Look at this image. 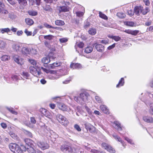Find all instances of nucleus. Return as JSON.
<instances>
[{
  "instance_id": "1",
  "label": "nucleus",
  "mask_w": 153,
  "mask_h": 153,
  "mask_svg": "<svg viewBox=\"0 0 153 153\" xmlns=\"http://www.w3.org/2000/svg\"><path fill=\"white\" fill-rule=\"evenodd\" d=\"M89 97V94L86 92L84 91L80 94L79 97H75L74 99L78 103L83 104L88 101Z\"/></svg>"
},
{
  "instance_id": "2",
  "label": "nucleus",
  "mask_w": 153,
  "mask_h": 153,
  "mask_svg": "<svg viewBox=\"0 0 153 153\" xmlns=\"http://www.w3.org/2000/svg\"><path fill=\"white\" fill-rule=\"evenodd\" d=\"M9 149L14 153H23V150L20 146L15 143H10L9 145Z\"/></svg>"
},
{
  "instance_id": "3",
  "label": "nucleus",
  "mask_w": 153,
  "mask_h": 153,
  "mask_svg": "<svg viewBox=\"0 0 153 153\" xmlns=\"http://www.w3.org/2000/svg\"><path fill=\"white\" fill-rule=\"evenodd\" d=\"M60 3L62 4V6L58 7V10L59 12L68 11L69 7L68 6L69 5L70 3L69 2L65 1L63 0L61 1Z\"/></svg>"
},
{
  "instance_id": "4",
  "label": "nucleus",
  "mask_w": 153,
  "mask_h": 153,
  "mask_svg": "<svg viewBox=\"0 0 153 153\" xmlns=\"http://www.w3.org/2000/svg\"><path fill=\"white\" fill-rule=\"evenodd\" d=\"M56 118L60 123L64 126H66L69 123L67 119L61 114H57L56 115Z\"/></svg>"
},
{
  "instance_id": "5",
  "label": "nucleus",
  "mask_w": 153,
  "mask_h": 153,
  "mask_svg": "<svg viewBox=\"0 0 153 153\" xmlns=\"http://www.w3.org/2000/svg\"><path fill=\"white\" fill-rule=\"evenodd\" d=\"M40 68L38 66H30V72L34 76L38 77L41 74L39 71Z\"/></svg>"
},
{
  "instance_id": "6",
  "label": "nucleus",
  "mask_w": 153,
  "mask_h": 153,
  "mask_svg": "<svg viewBox=\"0 0 153 153\" xmlns=\"http://www.w3.org/2000/svg\"><path fill=\"white\" fill-rule=\"evenodd\" d=\"M79 9H82L84 10L85 11V8L82 6L78 5L76 7L74 10V12L76 14V16L79 17L82 16L84 14V12H80V11H77L79 10Z\"/></svg>"
},
{
  "instance_id": "7",
  "label": "nucleus",
  "mask_w": 153,
  "mask_h": 153,
  "mask_svg": "<svg viewBox=\"0 0 153 153\" xmlns=\"http://www.w3.org/2000/svg\"><path fill=\"white\" fill-rule=\"evenodd\" d=\"M30 48H27L25 44H23L21 50V52L23 55L26 56L30 54Z\"/></svg>"
},
{
  "instance_id": "8",
  "label": "nucleus",
  "mask_w": 153,
  "mask_h": 153,
  "mask_svg": "<svg viewBox=\"0 0 153 153\" xmlns=\"http://www.w3.org/2000/svg\"><path fill=\"white\" fill-rule=\"evenodd\" d=\"M23 43H15L12 45V48L14 51L20 52Z\"/></svg>"
},
{
  "instance_id": "9",
  "label": "nucleus",
  "mask_w": 153,
  "mask_h": 153,
  "mask_svg": "<svg viewBox=\"0 0 153 153\" xmlns=\"http://www.w3.org/2000/svg\"><path fill=\"white\" fill-rule=\"evenodd\" d=\"M102 147L111 153H114L115 151L112 147L105 143H103L102 144Z\"/></svg>"
},
{
  "instance_id": "10",
  "label": "nucleus",
  "mask_w": 153,
  "mask_h": 153,
  "mask_svg": "<svg viewBox=\"0 0 153 153\" xmlns=\"http://www.w3.org/2000/svg\"><path fill=\"white\" fill-rule=\"evenodd\" d=\"M72 146H70L67 145H63L60 147L61 151L64 152H71V151Z\"/></svg>"
},
{
  "instance_id": "11",
  "label": "nucleus",
  "mask_w": 153,
  "mask_h": 153,
  "mask_svg": "<svg viewBox=\"0 0 153 153\" xmlns=\"http://www.w3.org/2000/svg\"><path fill=\"white\" fill-rule=\"evenodd\" d=\"M37 144L38 146L43 150L48 149L49 147V145L46 143L39 142Z\"/></svg>"
},
{
  "instance_id": "12",
  "label": "nucleus",
  "mask_w": 153,
  "mask_h": 153,
  "mask_svg": "<svg viewBox=\"0 0 153 153\" xmlns=\"http://www.w3.org/2000/svg\"><path fill=\"white\" fill-rule=\"evenodd\" d=\"M25 142L26 143V145L25 146H27V148H28L29 147H34L35 145V143L30 139H25Z\"/></svg>"
},
{
  "instance_id": "13",
  "label": "nucleus",
  "mask_w": 153,
  "mask_h": 153,
  "mask_svg": "<svg viewBox=\"0 0 153 153\" xmlns=\"http://www.w3.org/2000/svg\"><path fill=\"white\" fill-rule=\"evenodd\" d=\"M95 46V48L97 51L100 52H102L104 50V47L101 44H97L96 43L93 44L92 46L93 47Z\"/></svg>"
},
{
  "instance_id": "14",
  "label": "nucleus",
  "mask_w": 153,
  "mask_h": 153,
  "mask_svg": "<svg viewBox=\"0 0 153 153\" xmlns=\"http://www.w3.org/2000/svg\"><path fill=\"white\" fill-rule=\"evenodd\" d=\"M56 58L53 56H52L50 57H46L43 58L42 59V62L45 64H47L50 62L51 61L53 60L54 59H56Z\"/></svg>"
},
{
  "instance_id": "15",
  "label": "nucleus",
  "mask_w": 153,
  "mask_h": 153,
  "mask_svg": "<svg viewBox=\"0 0 153 153\" xmlns=\"http://www.w3.org/2000/svg\"><path fill=\"white\" fill-rule=\"evenodd\" d=\"M71 153H84L83 150L82 149L76 147V146H72Z\"/></svg>"
},
{
  "instance_id": "16",
  "label": "nucleus",
  "mask_w": 153,
  "mask_h": 153,
  "mask_svg": "<svg viewBox=\"0 0 153 153\" xmlns=\"http://www.w3.org/2000/svg\"><path fill=\"white\" fill-rule=\"evenodd\" d=\"M13 58L14 61L18 64L22 65L23 63L22 59L20 58L17 55H14L13 56Z\"/></svg>"
},
{
  "instance_id": "17",
  "label": "nucleus",
  "mask_w": 153,
  "mask_h": 153,
  "mask_svg": "<svg viewBox=\"0 0 153 153\" xmlns=\"http://www.w3.org/2000/svg\"><path fill=\"white\" fill-rule=\"evenodd\" d=\"M24 151H25L27 150L29 153H36V151L34 149L33 147H30L27 148V146H24Z\"/></svg>"
},
{
  "instance_id": "18",
  "label": "nucleus",
  "mask_w": 153,
  "mask_h": 153,
  "mask_svg": "<svg viewBox=\"0 0 153 153\" xmlns=\"http://www.w3.org/2000/svg\"><path fill=\"white\" fill-rule=\"evenodd\" d=\"M85 127L87 131H89L90 132H92L94 128V126L91 124L88 123H86L85 124Z\"/></svg>"
},
{
  "instance_id": "19",
  "label": "nucleus",
  "mask_w": 153,
  "mask_h": 153,
  "mask_svg": "<svg viewBox=\"0 0 153 153\" xmlns=\"http://www.w3.org/2000/svg\"><path fill=\"white\" fill-rule=\"evenodd\" d=\"M7 44L6 41L0 39V49L4 50L6 48Z\"/></svg>"
},
{
  "instance_id": "20",
  "label": "nucleus",
  "mask_w": 153,
  "mask_h": 153,
  "mask_svg": "<svg viewBox=\"0 0 153 153\" xmlns=\"http://www.w3.org/2000/svg\"><path fill=\"white\" fill-rule=\"evenodd\" d=\"M143 119L145 121L148 123H152L153 122V118L151 117L145 116L143 117Z\"/></svg>"
},
{
  "instance_id": "21",
  "label": "nucleus",
  "mask_w": 153,
  "mask_h": 153,
  "mask_svg": "<svg viewBox=\"0 0 153 153\" xmlns=\"http://www.w3.org/2000/svg\"><path fill=\"white\" fill-rule=\"evenodd\" d=\"M50 42H49L47 40H45L44 42V44L45 47L48 48L52 51H55V48H52L50 45Z\"/></svg>"
},
{
  "instance_id": "22",
  "label": "nucleus",
  "mask_w": 153,
  "mask_h": 153,
  "mask_svg": "<svg viewBox=\"0 0 153 153\" xmlns=\"http://www.w3.org/2000/svg\"><path fill=\"white\" fill-rule=\"evenodd\" d=\"M114 127L118 129V130L121 131L122 130V128L121 127L120 124L119 122L117 121H115L114 122Z\"/></svg>"
},
{
  "instance_id": "23",
  "label": "nucleus",
  "mask_w": 153,
  "mask_h": 153,
  "mask_svg": "<svg viewBox=\"0 0 153 153\" xmlns=\"http://www.w3.org/2000/svg\"><path fill=\"white\" fill-rule=\"evenodd\" d=\"M100 108L104 113L106 114H109V111L106 106H100Z\"/></svg>"
},
{
  "instance_id": "24",
  "label": "nucleus",
  "mask_w": 153,
  "mask_h": 153,
  "mask_svg": "<svg viewBox=\"0 0 153 153\" xmlns=\"http://www.w3.org/2000/svg\"><path fill=\"white\" fill-rule=\"evenodd\" d=\"M43 37L45 39L50 41L54 40V39L56 38V36L51 34L47 35H44L43 36Z\"/></svg>"
},
{
  "instance_id": "25",
  "label": "nucleus",
  "mask_w": 153,
  "mask_h": 153,
  "mask_svg": "<svg viewBox=\"0 0 153 153\" xmlns=\"http://www.w3.org/2000/svg\"><path fill=\"white\" fill-rule=\"evenodd\" d=\"M143 7H141L136 6L134 8V13L136 15H138L140 12H141Z\"/></svg>"
},
{
  "instance_id": "26",
  "label": "nucleus",
  "mask_w": 153,
  "mask_h": 153,
  "mask_svg": "<svg viewBox=\"0 0 153 153\" xmlns=\"http://www.w3.org/2000/svg\"><path fill=\"white\" fill-rule=\"evenodd\" d=\"M61 63L60 62H56L50 64L49 67L52 69H53L55 67H58L61 65Z\"/></svg>"
},
{
  "instance_id": "27",
  "label": "nucleus",
  "mask_w": 153,
  "mask_h": 153,
  "mask_svg": "<svg viewBox=\"0 0 153 153\" xmlns=\"http://www.w3.org/2000/svg\"><path fill=\"white\" fill-rule=\"evenodd\" d=\"M124 83V80L123 78H121L120 80L118 83L116 87L119 88L123 85Z\"/></svg>"
},
{
  "instance_id": "28",
  "label": "nucleus",
  "mask_w": 153,
  "mask_h": 153,
  "mask_svg": "<svg viewBox=\"0 0 153 153\" xmlns=\"http://www.w3.org/2000/svg\"><path fill=\"white\" fill-rule=\"evenodd\" d=\"M93 47L92 46H88L86 47L85 50V52L87 53H91L93 51Z\"/></svg>"
},
{
  "instance_id": "29",
  "label": "nucleus",
  "mask_w": 153,
  "mask_h": 153,
  "mask_svg": "<svg viewBox=\"0 0 153 153\" xmlns=\"http://www.w3.org/2000/svg\"><path fill=\"white\" fill-rule=\"evenodd\" d=\"M1 60L4 61H7L10 59V56L7 55H4L2 56L1 58Z\"/></svg>"
},
{
  "instance_id": "30",
  "label": "nucleus",
  "mask_w": 153,
  "mask_h": 153,
  "mask_svg": "<svg viewBox=\"0 0 153 153\" xmlns=\"http://www.w3.org/2000/svg\"><path fill=\"white\" fill-rule=\"evenodd\" d=\"M55 24L56 25L61 26L64 25L65 23L62 20H58L55 21Z\"/></svg>"
},
{
  "instance_id": "31",
  "label": "nucleus",
  "mask_w": 153,
  "mask_h": 153,
  "mask_svg": "<svg viewBox=\"0 0 153 153\" xmlns=\"http://www.w3.org/2000/svg\"><path fill=\"white\" fill-rule=\"evenodd\" d=\"M19 4L21 5L26 6L27 5V2L26 0H16Z\"/></svg>"
},
{
  "instance_id": "32",
  "label": "nucleus",
  "mask_w": 153,
  "mask_h": 153,
  "mask_svg": "<svg viewBox=\"0 0 153 153\" xmlns=\"http://www.w3.org/2000/svg\"><path fill=\"white\" fill-rule=\"evenodd\" d=\"M6 108L8 111H9L11 113L15 115L17 114V112L15 111H14V109L13 108L11 107H6Z\"/></svg>"
},
{
  "instance_id": "33",
  "label": "nucleus",
  "mask_w": 153,
  "mask_h": 153,
  "mask_svg": "<svg viewBox=\"0 0 153 153\" xmlns=\"http://www.w3.org/2000/svg\"><path fill=\"white\" fill-rule=\"evenodd\" d=\"M10 31V29L8 28H4L0 29V33H8Z\"/></svg>"
},
{
  "instance_id": "34",
  "label": "nucleus",
  "mask_w": 153,
  "mask_h": 153,
  "mask_svg": "<svg viewBox=\"0 0 153 153\" xmlns=\"http://www.w3.org/2000/svg\"><path fill=\"white\" fill-rule=\"evenodd\" d=\"M26 23L29 25H31L33 24L34 23L33 20L29 18H27L25 19Z\"/></svg>"
},
{
  "instance_id": "35",
  "label": "nucleus",
  "mask_w": 153,
  "mask_h": 153,
  "mask_svg": "<svg viewBox=\"0 0 153 153\" xmlns=\"http://www.w3.org/2000/svg\"><path fill=\"white\" fill-rule=\"evenodd\" d=\"M109 38L112 39H113L116 42L119 41L121 39V38L119 36H108Z\"/></svg>"
},
{
  "instance_id": "36",
  "label": "nucleus",
  "mask_w": 153,
  "mask_h": 153,
  "mask_svg": "<svg viewBox=\"0 0 153 153\" xmlns=\"http://www.w3.org/2000/svg\"><path fill=\"white\" fill-rule=\"evenodd\" d=\"M23 132L27 136L30 137H32L33 136L31 132L29 131H28L25 129H23Z\"/></svg>"
},
{
  "instance_id": "37",
  "label": "nucleus",
  "mask_w": 153,
  "mask_h": 153,
  "mask_svg": "<svg viewBox=\"0 0 153 153\" xmlns=\"http://www.w3.org/2000/svg\"><path fill=\"white\" fill-rule=\"evenodd\" d=\"M89 33L91 35H94L96 33V30L95 29L91 28L88 31Z\"/></svg>"
},
{
  "instance_id": "38",
  "label": "nucleus",
  "mask_w": 153,
  "mask_h": 153,
  "mask_svg": "<svg viewBox=\"0 0 153 153\" xmlns=\"http://www.w3.org/2000/svg\"><path fill=\"white\" fill-rule=\"evenodd\" d=\"M125 24L127 26H135V23L132 22H125Z\"/></svg>"
},
{
  "instance_id": "39",
  "label": "nucleus",
  "mask_w": 153,
  "mask_h": 153,
  "mask_svg": "<svg viewBox=\"0 0 153 153\" xmlns=\"http://www.w3.org/2000/svg\"><path fill=\"white\" fill-rule=\"evenodd\" d=\"M117 15L119 18H123L125 16V14L122 12L118 13H117Z\"/></svg>"
},
{
  "instance_id": "40",
  "label": "nucleus",
  "mask_w": 153,
  "mask_h": 153,
  "mask_svg": "<svg viewBox=\"0 0 153 153\" xmlns=\"http://www.w3.org/2000/svg\"><path fill=\"white\" fill-rule=\"evenodd\" d=\"M99 13V16L101 18L105 20L108 19L107 17L105 15L103 14L102 12H100Z\"/></svg>"
},
{
  "instance_id": "41",
  "label": "nucleus",
  "mask_w": 153,
  "mask_h": 153,
  "mask_svg": "<svg viewBox=\"0 0 153 153\" xmlns=\"http://www.w3.org/2000/svg\"><path fill=\"white\" fill-rule=\"evenodd\" d=\"M68 39L67 38H62L59 39V41L61 43L66 42L68 41Z\"/></svg>"
},
{
  "instance_id": "42",
  "label": "nucleus",
  "mask_w": 153,
  "mask_h": 153,
  "mask_svg": "<svg viewBox=\"0 0 153 153\" xmlns=\"http://www.w3.org/2000/svg\"><path fill=\"white\" fill-rule=\"evenodd\" d=\"M52 132L53 134H51V135L50 136L51 138H52L56 139V138H57L58 137V135L57 134H56V133L53 132V131H52Z\"/></svg>"
},
{
  "instance_id": "43",
  "label": "nucleus",
  "mask_w": 153,
  "mask_h": 153,
  "mask_svg": "<svg viewBox=\"0 0 153 153\" xmlns=\"http://www.w3.org/2000/svg\"><path fill=\"white\" fill-rule=\"evenodd\" d=\"M67 106H59V109L63 111H67Z\"/></svg>"
},
{
  "instance_id": "44",
  "label": "nucleus",
  "mask_w": 153,
  "mask_h": 153,
  "mask_svg": "<svg viewBox=\"0 0 153 153\" xmlns=\"http://www.w3.org/2000/svg\"><path fill=\"white\" fill-rule=\"evenodd\" d=\"M29 14L32 16H35L37 14V12L33 10H31L28 11Z\"/></svg>"
},
{
  "instance_id": "45",
  "label": "nucleus",
  "mask_w": 153,
  "mask_h": 153,
  "mask_svg": "<svg viewBox=\"0 0 153 153\" xmlns=\"http://www.w3.org/2000/svg\"><path fill=\"white\" fill-rule=\"evenodd\" d=\"M30 54L31 53L33 55H35L37 53V51L36 49H33V48H30Z\"/></svg>"
},
{
  "instance_id": "46",
  "label": "nucleus",
  "mask_w": 153,
  "mask_h": 153,
  "mask_svg": "<svg viewBox=\"0 0 153 153\" xmlns=\"http://www.w3.org/2000/svg\"><path fill=\"white\" fill-rule=\"evenodd\" d=\"M149 11V9L148 7H146L145 9L141 10V12L143 15L146 14Z\"/></svg>"
},
{
  "instance_id": "47",
  "label": "nucleus",
  "mask_w": 153,
  "mask_h": 153,
  "mask_svg": "<svg viewBox=\"0 0 153 153\" xmlns=\"http://www.w3.org/2000/svg\"><path fill=\"white\" fill-rule=\"evenodd\" d=\"M43 9L46 11H51V10L50 6L48 5H46L45 7H43Z\"/></svg>"
},
{
  "instance_id": "48",
  "label": "nucleus",
  "mask_w": 153,
  "mask_h": 153,
  "mask_svg": "<svg viewBox=\"0 0 153 153\" xmlns=\"http://www.w3.org/2000/svg\"><path fill=\"white\" fill-rule=\"evenodd\" d=\"M9 17L12 19H13L16 18V16L13 13H10L9 14Z\"/></svg>"
},
{
  "instance_id": "49",
  "label": "nucleus",
  "mask_w": 153,
  "mask_h": 153,
  "mask_svg": "<svg viewBox=\"0 0 153 153\" xmlns=\"http://www.w3.org/2000/svg\"><path fill=\"white\" fill-rule=\"evenodd\" d=\"M30 62L32 65H33L34 66H36V63L35 60L32 59H30L29 60Z\"/></svg>"
},
{
  "instance_id": "50",
  "label": "nucleus",
  "mask_w": 153,
  "mask_h": 153,
  "mask_svg": "<svg viewBox=\"0 0 153 153\" xmlns=\"http://www.w3.org/2000/svg\"><path fill=\"white\" fill-rule=\"evenodd\" d=\"M95 99L96 101L98 103H102V101L100 98L98 96L95 97Z\"/></svg>"
},
{
  "instance_id": "51",
  "label": "nucleus",
  "mask_w": 153,
  "mask_h": 153,
  "mask_svg": "<svg viewBox=\"0 0 153 153\" xmlns=\"http://www.w3.org/2000/svg\"><path fill=\"white\" fill-rule=\"evenodd\" d=\"M82 67V66L80 64L75 63V69H81Z\"/></svg>"
},
{
  "instance_id": "52",
  "label": "nucleus",
  "mask_w": 153,
  "mask_h": 153,
  "mask_svg": "<svg viewBox=\"0 0 153 153\" xmlns=\"http://www.w3.org/2000/svg\"><path fill=\"white\" fill-rule=\"evenodd\" d=\"M125 140L127 141L128 143H130V144H133V143L132 140H131L129 139L128 137H125Z\"/></svg>"
},
{
  "instance_id": "53",
  "label": "nucleus",
  "mask_w": 153,
  "mask_h": 153,
  "mask_svg": "<svg viewBox=\"0 0 153 153\" xmlns=\"http://www.w3.org/2000/svg\"><path fill=\"white\" fill-rule=\"evenodd\" d=\"M139 32V31L138 30H131V34L134 36H136Z\"/></svg>"
},
{
  "instance_id": "54",
  "label": "nucleus",
  "mask_w": 153,
  "mask_h": 153,
  "mask_svg": "<svg viewBox=\"0 0 153 153\" xmlns=\"http://www.w3.org/2000/svg\"><path fill=\"white\" fill-rule=\"evenodd\" d=\"M74 128L76 130L78 131H81V130L79 126L77 124H75L74 125Z\"/></svg>"
},
{
  "instance_id": "55",
  "label": "nucleus",
  "mask_w": 153,
  "mask_h": 153,
  "mask_svg": "<svg viewBox=\"0 0 153 153\" xmlns=\"http://www.w3.org/2000/svg\"><path fill=\"white\" fill-rule=\"evenodd\" d=\"M39 111L42 114H45V113H46L47 110L45 108H42L40 109Z\"/></svg>"
},
{
  "instance_id": "56",
  "label": "nucleus",
  "mask_w": 153,
  "mask_h": 153,
  "mask_svg": "<svg viewBox=\"0 0 153 153\" xmlns=\"http://www.w3.org/2000/svg\"><path fill=\"white\" fill-rule=\"evenodd\" d=\"M24 32L27 36H31L32 35L31 32L28 31L27 29L25 30Z\"/></svg>"
},
{
  "instance_id": "57",
  "label": "nucleus",
  "mask_w": 153,
  "mask_h": 153,
  "mask_svg": "<svg viewBox=\"0 0 153 153\" xmlns=\"http://www.w3.org/2000/svg\"><path fill=\"white\" fill-rule=\"evenodd\" d=\"M84 44L83 42H80L78 43L77 46L79 48H82L84 47Z\"/></svg>"
},
{
  "instance_id": "58",
  "label": "nucleus",
  "mask_w": 153,
  "mask_h": 153,
  "mask_svg": "<svg viewBox=\"0 0 153 153\" xmlns=\"http://www.w3.org/2000/svg\"><path fill=\"white\" fill-rule=\"evenodd\" d=\"M30 122L33 124H35L36 122V121L35 120V117H31L30 118Z\"/></svg>"
},
{
  "instance_id": "59",
  "label": "nucleus",
  "mask_w": 153,
  "mask_h": 153,
  "mask_svg": "<svg viewBox=\"0 0 153 153\" xmlns=\"http://www.w3.org/2000/svg\"><path fill=\"white\" fill-rule=\"evenodd\" d=\"M22 75L24 76V77L26 79L29 76V74L27 72H23L22 73Z\"/></svg>"
},
{
  "instance_id": "60",
  "label": "nucleus",
  "mask_w": 153,
  "mask_h": 153,
  "mask_svg": "<svg viewBox=\"0 0 153 153\" xmlns=\"http://www.w3.org/2000/svg\"><path fill=\"white\" fill-rule=\"evenodd\" d=\"M10 134L11 137L13 138H16L17 137L16 135L13 132H10Z\"/></svg>"
},
{
  "instance_id": "61",
  "label": "nucleus",
  "mask_w": 153,
  "mask_h": 153,
  "mask_svg": "<svg viewBox=\"0 0 153 153\" xmlns=\"http://www.w3.org/2000/svg\"><path fill=\"white\" fill-rule=\"evenodd\" d=\"M44 26L47 28H52V26L48 24L47 23H45L44 24Z\"/></svg>"
},
{
  "instance_id": "62",
  "label": "nucleus",
  "mask_w": 153,
  "mask_h": 153,
  "mask_svg": "<svg viewBox=\"0 0 153 153\" xmlns=\"http://www.w3.org/2000/svg\"><path fill=\"white\" fill-rule=\"evenodd\" d=\"M109 41L108 39L105 40H102L100 41V43L102 44H108V43Z\"/></svg>"
},
{
  "instance_id": "63",
  "label": "nucleus",
  "mask_w": 153,
  "mask_h": 153,
  "mask_svg": "<svg viewBox=\"0 0 153 153\" xmlns=\"http://www.w3.org/2000/svg\"><path fill=\"white\" fill-rule=\"evenodd\" d=\"M115 44L114 43L113 45L109 46L108 48H107L108 49V50H110L111 49L114 48V47H115Z\"/></svg>"
},
{
  "instance_id": "64",
  "label": "nucleus",
  "mask_w": 153,
  "mask_h": 153,
  "mask_svg": "<svg viewBox=\"0 0 153 153\" xmlns=\"http://www.w3.org/2000/svg\"><path fill=\"white\" fill-rule=\"evenodd\" d=\"M23 32L22 30L18 31L16 33V34L18 36H20L23 34Z\"/></svg>"
}]
</instances>
